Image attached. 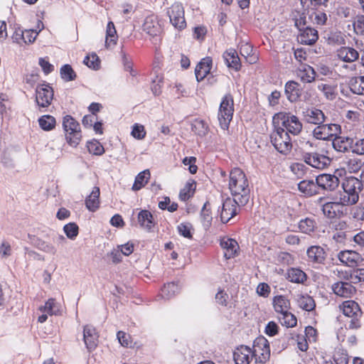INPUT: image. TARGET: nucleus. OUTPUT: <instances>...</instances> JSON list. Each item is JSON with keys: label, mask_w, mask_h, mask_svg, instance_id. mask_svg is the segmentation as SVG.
<instances>
[{"label": "nucleus", "mask_w": 364, "mask_h": 364, "mask_svg": "<svg viewBox=\"0 0 364 364\" xmlns=\"http://www.w3.org/2000/svg\"><path fill=\"white\" fill-rule=\"evenodd\" d=\"M229 189L235 200H239L242 205L247 203L250 199V188L248 179L240 168H234L230 172Z\"/></svg>", "instance_id": "f257e3e1"}, {"label": "nucleus", "mask_w": 364, "mask_h": 364, "mask_svg": "<svg viewBox=\"0 0 364 364\" xmlns=\"http://www.w3.org/2000/svg\"><path fill=\"white\" fill-rule=\"evenodd\" d=\"M343 192H340L339 198L346 205L356 204L359 200V194L363 188L362 181L354 176L346 177L341 183Z\"/></svg>", "instance_id": "f03ea898"}, {"label": "nucleus", "mask_w": 364, "mask_h": 364, "mask_svg": "<svg viewBox=\"0 0 364 364\" xmlns=\"http://www.w3.org/2000/svg\"><path fill=\"white\" fill-rule=\"evenodd\" d=\"M338 309L345 317L350 319L348 323V329L358 330L361 328L363 313L357 301L352 299L343 301L338 304Z\"/></svg>", "instance_id": "7ed1b4c3"}, {"label": "nucleus", "mask_w": 364, "mask_h": 364, "mask_svg": "<svg viewBox=\"0 0 364 364\" xmlns=\"http://www.w3.org/2000/svg\"><path fill=\"white\" fill-rule=\"evenodd\" d=\"M62 127L67 144L76 148L82 139L80 123L71 115L67 114L63 117Z\"/></svg>", "instance_id": "20e7f679"}, {"label": "nucleus", "mask_w": 364, "mask_h": 364, "mask_svg": "<svg viewBox=\"0 0 364 364\" xmlns=\"http://www.w3.org/2000/svg\"><path fill=\"white\" fill-rule=\"evenodd\" d=\"M274 127H281L284 129L287 134L298 135L303 129L302 123L299 119L290 112H278L273 117Z\"/></svg>", "instance_id": "39448f33"}, {"label": "nucleus", "mask_w": 364, "mask_h": 364, "mask_svg": "<svg viewBox=\"0 0 364 364\" xmlns=\"http://www.w3.org/2000/svg\"><path fill=\"white\" fill-rule=\"evenodd\" d=\"M234 111L233 96L230 93H227L221 100L218 113V120L222 129L228 131Z\"/></svg>", "instance_id": "423d86ee"}, {"label": "nucleus", "mask_w": 364, "mask_h": 364, "mask_svg": "<svg viewBox=\"0 0 364 364\" xmlns=\"http://www.w3.org/2000/svg\"><path fill=\"white\" fill-rule=\"evenodd\" d=\"M270 139L272 145L279 153L287 155L291 152L293 146L291 139L284 128L274 127Z\"/></svg>", "instance_id": "0eeeda50"}, {"label": "nucleus", "mask_w": 364, "mask_h": 364, "mask_svg": "<svg viewBox=\"0 0 364 364\" xmlns=\"http://www.w3.org/2000/svg\"><path fill=\"white\" fill-rule=\"evenodd\" d=\"M252 352L256 364H265L270 358V347L264 336L257 337L253 342Z\"/></svg>", "instance_id": "6e6552de"}, {"label": "nucleus", "mask_w": 364, "mask_h": 364, "mask_svg": "<svg viewBox=\"0 0 364 364\" xmlns=\"http://www.w3.org/2000/svg\"><path fill=\"white\" fill-rule=\"evenodd\" d=\"M166 13L169 17L170 23L176 29L182 31L186 28L185 11L181 4H173L168 8Z\"/></svg>", "instance_id": "1a4fd4ad"}, {"label": "nucleus", "mask_w": 364, "mask_h": 364, "mask_svg": "<svg viewBox=\"0 0 364 364\" xmlns=\"http://www.w3.org/2000/svg\"><path fill=\"white\" fill-rule=\"evenodd\" d=\"M53 90L48 85H38L36 90V102L40 112H46L53 99Z\"/></svg>", "instance_id": "9d476101"}, {"label": "nucleus", "mask_w": 364, "mask_h": 364, "mask_svg": "<svg viewBox=\"0 0 364 364\" xmlns=\"http://www.w3.org/2000/svg\"><path fill=\"white\" fill-rule=\"evenodd\" d=\"M341 127L336 124H318L313 130L314 136L320 140H332L340 133Z\"/></svg>", "instance_id": "9b49d317"}, {"label": "nucleus", "mask_w": 364, "mask_h": 364, "mask_svg": "<svg viewBox=\"0 0 364 364\" xmlns=\"http://www.w3.org/2000/svg\"><path fill=\"white\" fill-rule=\"evenodd\" d=\"M241 205L239 200L227 198L223 203L220 213V220L223 223H227L237 214L238 206Z\"/></svg>", "instance_id": "f8f14e48"}, {"label": "nucleus", "mask_w": 364, "mask_h": 364, "mask_svg": "<svg viewBox=\"0 0 364 364\" xmlns=\"http://www.w3.org/2000/svg\"><path fill=\"white\" fill-rule=\"evenodd\" d=\"M303 158L307 164L317 169H324L331 162V159L328 156L318 152L306 153Z\"/></svg>", "instance_id": "ddd939ff"}, {"label": "nucleus", "mask_w": 364, "mask_h": 364, "mask_svg": "<svg viewBox=\"0 0 364 364\" xmlns=\"http://www.w3.org/2000/svg\"><path fill=\"white\" fill-rule=\"evenodd\" d=\"M142 31L151 38L160 36L163 28L158 16L154 14L146 16L142 24Z\"/></svg>", "instance_id": "4468645a"}, {"label": "nucleus", "mask_w": 364, "mask_h": 364, "mask_svg": "<svg viewBox=\"0 0 364 364\" xmlns=\"http://www.w3.org/2000/svg\"><path fill=\"white\" fill-rule=\"evenodd\" d=\"M331 289L336 296L344 299L352 298L357 291L355 287L350 282L342 281L333 283Z\"/></svg>", "instance_id": "2eb2a0df"}, {"label": "nucleus", "mask_w": 364, "mask_h": 364, "mask_svg": "<svg viewBox=\"0 0 364 364\" xmlns=\"http://www.w3.org/2000/svg\"><path fill=\"white\" fill-rule=\"evenodd\" d=\"M83 341L89 352L96 349L99 342V334L95 327L90 324L84 326Z\"/></svg>", "instance_id": "dca6fc26"}, {"label": "nucleus", "mask_w": 364, "mask_h": 364, "mask_svg": "<svg viewBox=\"0 0 364 364\" xmlns=\"http://www.w3.org/2000/svg\"><path fill=\"white\" fill-rule=\"evenodd\" d=\"M318 188L323 191H333L339 186L340 181L335 175L322 173L316 178Z\"/></svg>", "instance_id": "f3484780"}, {"label": "nucleus", "mask_w": 364, "mask_h": 364, "mask_svg": "<svg viewBox=\"0 0 364 364\" xmlns=\"http://www.w3.org/2000/svg\"><path fill=\"white\" fill-rule=\"evenodd\" d=\"M346 206L341 203V199L336 202H326L322 205L323 215L330 219L341 218L343 215V207Z\"/></svg>", "instance_id": "a211bd4d"}, {"label": "nucleus", "mask_w": 364, "mask_h": 364, "mask_svg": "<svg viewBox=\"0 0 364 364\" xmlns=\"http://www.w3.org/2000/svg\"><path fill=\"white\" fill-rule=\"evenodd\" d=\"M223 58L226 66L231 70L238 72L241 70L242 63L237 50L230 48L223 53Z\"/></svg>", "instance_id": "6ab92c4d"}, {"label": "nucleus", "mask_w": 364, "mask_h": 364, "mask_svg": "<svg viewBox=\"0 0 364 364\" xmlns=\"http://www.w3.org/2000/svg\"><path fill=\"white\" fill-rule=\"evenodd\" d=\"M254 359L252 348L245 345L237 347L233 352L235 364H250Z\"/></svg>", "instance_id": "aec40b11"}, {"label": "nucleus", "mask_w": 364, "mask_h": 364, "mask_svg": "<svg viewBox=\"0 0 364 364\" xmlns=\"http://www.w3.org/2000/svg\"><path fill=\"white\" fill-rule=\"evenodd\" d=\"M338 257L341 263L350 267L358 266L363 260L361 255L353 250L341 251L339 252Z\"/></svg>", "instance_id": "412c9836"}, {"label": "nucleus", "mask_w": 364, "mask_h": 364, "mask_svg": "<svg viewBox=\"0 0 364 364\" xmlns=\"http://www.w3.org/2000/svg\"><path fill=\"white\" fill-rule=\"evenodd\" d=\"M220 244L224 250V257L227 259L234 258L238 255L240 247L235 240L224 237L220 240Z\"/></svg>", "instance_id": "4be33fe9"}, {"label": "nucleus", "mask_w": 364, "mask_h": 364, "mask_svg": "<svg viewBox=\"0 0 364 364\" xmlns=\"http://www.w3.org/2000/svg\"><path fill=\"white\" fill-rule=\"evenodd\" d=\"M296 74L303 83L313 82L316 76V73L314 68L305 63L300 64L296 70Z\"/></svg>", "instance_id": "5701e85b"}, {"label": "nucleus", "mask_w": 364, "mask_h": 364, "mask_svg": "<svg viewBox=\"0 0 364 364\" xmlns=\"http://www.w3.org/2000/svg\"><path fill=\"white\" fill-rule=\"evenodd\" d=\"M272 304L277 316L286 313L291 309L290 299L286 295H276L272 298Z\"/></svg>", "instance_id": "b1692460"}, {"label": "nucleus", "mask_w": 364, "mask_h": 364, "mask_svg": "<svg viewBox=\"0 0 364 364\" xmlns=\"http://www.w3.org/2000/svg\"><path fill=\"white\" fill-rule=\"evenodd\" d=\"M213 65V60L210 57H205L200 60L195 68L196 80L198 82L203 80L210 73Z\"/></svg>", "instance_id": "393cba45"}, {"label": "nucleus", "mask_w": 364, "mask_h": 364, "mask_svg": "<svg viewBox=\"0 0 364 364\" xmlns=\"http://www.w3.org/2000/svg\"><path fill=\"white\" fill-rule=\"evenodd\" d=\"M301 88L299 82L294 80H289L284 86V93L291 102H297L301 95Z\"/></svg>", "instance_id": "a878e982"}, {"label": "nucleus", "mask_w": 364, "mask_h": 364, "mask_svg": "<svg viewBox=\"0 0 364 364\" xmlns=\"http://www.w3.org/2000/svg\"><path fill=\"white\" fill-rule=\"evenodd\" d=\"M298 39L301 44L314 45L318 39V31L314 28L306 26L305 28L301 29Z\"/></svg>", "instance_id": "bb28decb"}, {"label": "nucleus", "mask_w": 364, "mask_h": 364, "mask_svg": "<svg viewBox=\"0 0 364 364\" xmlns=\"http://www.w3.org/2000/svg\"><path fill=\"white\" fill-rule=\"evenodd\" d=\"M303 116L307 123L316 125L323 124L326 119L322 110L316 107L307 108L304 112Z\"/></svg>", "instance_id": "cd10ccee"}, {"label": "nucleus", "mask_w": 364, "mask_h": 364, "mask_svg": "<svg viewBox=\"0 0 364 364\" xmlns=\"http://www.w3.org/2000/svg\"><path fill=\"white\" fill-rule=\"evenodd\" d=\"M137 220L141 228L151 231L156 225L152 213L148 210H141L138 213Z\"/></svg>", "instance_id": "c85d7f7f"}, {"label": "nucleus", "mask_w": 364, "mask_h": 364, "mask_svg": "<svg viewBox=\"0 0 364 364\" xmlns=\"http://www.w3.org/2000/svg\"><path fill=\"white\" fill-rule=\"evenodd\" d=\"M306 255L310 262L318 264H323L326 257L324 249L318 245H314L309 247L306 251Z\"/></svg>", "instance_id": "c756f323"}, {"label": "nucleus", "mask_w": 364, "mask_h": 364, "mask_svg": "<svg viewBox=\"0 0 364 364\" xmlns=\"http://www.w3.org/2000/svg\"><path fill=\"white\" fill-rule=\"evenodd\" d=\"M337 56L344 62L353 63L359 58V53L352 47L343 46L338 49Z\"/></svg>", "instance_id": "7c9ffc66"}, {"label": "nucleus", "mask_w": 364, "mask_h": 364, "mask_svg": "<svg viewBox=\"0 0 364 364\" xmlns=\"http://www.w3.org/2000/svg\"><path fill=\"white\" fill-rule=\"evenodd\" d=\"M287 279L295 284H304L307 280V274L301 269L297 267H291L287 270Z\"/></svg>", "instance_id": "2f4dec72"}, {"label": "nucleus", "mask_w": 364, "mask_h": 364, "mask_svg": "<svg viewBox=\"0 0 364 364\" xmlns=\"http://www.w3.org/2000/svg\"><path fill=\"white\" fill-rule=\"evenodd\" d=\"M298 188L305 196L310 197L318 193V187L316 181L313 180H303L298 184Z\"/></svg>", "instance_id": "473e14b6"}, {"label": "nucleus", "mask_w": 364, "mask_h": 364, "mask_svg": "<svg viewBox=\"0 0 364 364\" xmlns=\"http://www.w3.org/2000/svg\"><path fill=\"white\" fill-rule=\"evenodd\" d=\"M100 188L95 186L85 199L86 208L91 212H95L100 207Z\"/></svg>", "instance_id": "72a5a7b5"}, {"label": "nucleus", "mask_w": 364, "mask_h": 364, "mask_svg": "<svg viewBox=\"0 0 364 364\" xmlns=\"http://www.w3.org/2000/svg\"><path fill=\"white\" fill-rule=\"evenodd\" d=\"M41 312H46L49 316H59L61 315V306L59 303L57 302L55 299H48L43 306H41L38 308Z\"/></svg>", "instance_id": "f704fd0d"}, {"label": "nucleus", "mask_w": 364, "mask_h": 364, "mask_svg": "<svg viewBox=\"0 0 364 364\" xmlns=\"http://www.w3.org/2000/svg\"><path fill=\"white\" fill-rule=\"evenodd\" d=\"M196 188V182L193 179H189L184 187L180 191L179 198L182 201H186L192 198Z\"/></svg>", "instance_id": "c9c22d12"}, {"label": "nucleus", "mask_w": 364, "mask_h": 364, "mask_svg": "<svg viewBox=\"0 0 364 364\" xmlns=\"http://www.w3.org/2000/svg\"><path fill=\"white\" fill-rule=\"evenodd\" d=\"M348 87L353 94L364 95V76L351 77L348 82Z\"/></svg>", "instance_id": "e433bc0d"}, {"label": "nucleus", "mask_w": 364, "mask_h": 364, "mask_svg": "<svg viewBox=\"0 0 364 364\" xmlns=\"http://www.w3.org/2000/svg\"><path fill=\"white\" fill-rule=\"evenodd\" d=\"M240 53L250 64H255L259 60L258 55L253 50V47L249 43L242 45Z\"/></svg>", "instance_id": "4c0bfd02"}, {"label": "nucleus", "mask_w": 364, "mask_h": 364, "mask_svg": "<svg viewBox=\"0 0 364 364\" xmlns=\"http://www.w3.org/2000/svg\"><path fill=\"white\" fill-rule=\"evenodd\" d=\"M299 308L306 311H311L315 309L316 302L312 296L308 294H300L296 299Z\"/></svg>", "instance_id": "58836bf2"}, {"label": "nucleus", "mask_w": 364, "mask_h": 364, "mask_svg": "<svg viewBox=\"0 0 364 364\" xmlns=\"http://www.w3.org/2000/svg\"><path fill=\"white\" fill-rule=\"evenodd\" d=\"M118 36L114 24L112 21H109L106 29L105 46L107 48H111L117 44Z\"/></svg>", "instance_id": "ea45409f"}, {"label": "nucleus", "mask_w": 364, "mask_h": 364, "mask_svg": "<svg viewBox=\"0 0 364 364\" xmlns=\"http://www.w3.org/2000/svg\"><path fill=\"white\" fill-rule=\"evenodd\" d=\"M38 125L41 129L46 132H50L55 129L56 127L55 118L50 114H45L40 117L38 119Z\"/></svg>", "instance_id": "a19ab883"}, {"label": "nucleus", "mask_w": 364, "mask_h": 364, "mask_svg": "<svg viewBox=\"0 0 364 364\" xmlns=\"http://www.w3.org/2000/svg\"><path fill=\"white\" fill-rule=\"evenodd\" d=\"M150 176L151 173L149 169L140 172L135 178L132 190L136 191L144 187L148 183Z\"/></svg>", "instance_id": "79ce46f5"}, {"label": "nucleus", "mask_w": 364, "mask_h": 364, "mask_svg": "<svg viewBox=\"0 0 364 364\" xmlns=\"http://www.w3.org/2000/svg\"><path fill=\"white\" fill-rule=\"evenodd\" d=\"M278 319L282 326L287 328H294L297 325V318L290 310L284 314L277 316Z\"/></svg>", "instance_id": "37998d69"}, {"label": "nucleus", "mask_w": 364, "mask_h": 364, "mask_svg": "<svg viewBox=\"0 0 364 364\" xmlns=\"http://www.w3.org/2000/svg\"><path fill=\"white\" fill-rule=\"evenodd\" d=\"M299 230L304 233L309 234L313 232L316 228V223L314 219L306 218L301 220L299 223Z\"/></svg>", "instance_id": "c03bdc74"}, {"label": "nucleus", "mask_w": 364, "mask_h": 364, "mask_svg": "<svg viewBox=\"0 0 364 364\" xmlns=\"http://www.w3.org/2000/svg\"><path fill=\"white\" fill-rule=\"evenodd\" d=\"M192 131L197 135L203 136L209 131L208 125L202 119H195L191 127Z\"/></svg>", "instance_id": "a18cd8bd"}, {"label": "nucleus", "mask_w": 364, "mask_h": 364, "mask_svg": "<svg viewBox=\"0 0 364 364\" xmlns=\"http://www.w3.org/2000/svg\"><path fill=\"white\" fill-rule=\"evenodd\" d=\"M86 146L89 153L92 155L102 156L105 153L104 146L96 139L87 141Z\"/></svg>", "instance_id": "49530a36"}, {"label": "nucleus", "mask_w": 364, "mask_h": 364, "mask_svg": "<svg viewBox=\"0 0 364 364\" xmlns=\"http://www.w3.org/2000/svg\"><path fill=\"white\" fill-rule=\"evenodd\" d=\"M309 17L314 24L318 26L325 25L327 21L326 14L321 10H316L315 11L311 12L309 14Z\"/></svg>", "instance_id": "de8ad7c7"}, {"label": "nucleus", "mask_w": 364, "mask_h": 364, "mask_svg": "<svg viewBox=\"0 0 364 364\" xmlns=\"http://www.w3.org/2000/svg\"><path fill=\"white\" fill-rule=\"evenodd\" d=\"M345 164L350 173H358L364 165L362 159L355 157L348 159Z\"/></svg>", "instance_id": "09e8293b"}, {"label": "nucleus", "mask_w": 364, "mask_h": 364, "mask_svg": "<svg viewBox=\"0 0 364 364\" xmlns=\"http://www.w3.org/2000/svg\"><path fill=\"white\" fill-rule=\"evenodd\" d=\"M178 290V286L174 282L165 284L161 289V295L164 299H168L173 296Z\"/></svg>", "instance_id": "8fccbe9b"}, {"label": "nucleus", "mask_w": 364, "mask_h": 364, "mask_svg": "<svg viewBox=\"0 0 364 364\" xmlns=\"http://www.w3.org/2000/svg\"><path fill=\"white\" fill-rule=\"evenodd\" d=\"M318 89L323 93L327 99L333 100L336 97V86L321 83L318 85Z\"/></svg>", "instance_id": "3c124183"}, {"label": "nucleus", "mask_w": 364, "mask_h": 364, "mask_svg": "<svg viewBox=\"0 0 364 364\" xmlns=\"http://www.w3.org/2000/svg\"><path fill=\"white\" fill-rule=\"evenodd\" d=\"M83 63L90 68L97 70L100 66V60L96 53L88 54L84 58Z\"/></svg>", "instance_id": "603ef678"}, {"label": "nucleus", "mask_w": 364, "mask_h": 364, "mask_svg": "<svg viewBox=\"0 0 364 364\" xmlns=\"http://www.w3.org/2000/svg\"><path fill=\"white\" fill-rule=\"evenodd\" d=\"M61 77L66 81H72L75 80L77 75L72 68L71 65L66 64L60 68Z\"/></svg>", "instance_id": "864d4df0"}, {"label": "nucleus", "mask_w": 364, "mask_h": 364, "mask_svg": "<svg viewBox=\"0 0 364 364\" xmlns=\"http://www.w3.org/2000/svg\"><path fill=\"white\" fill-rule=\"evenodd\" d=\"M301 4L308 15L317 9L322 4V0H301Z\"/></svg>", "instance_id": "5fc2aeb1"}, {"label": "nucleus", "mask_w": 364, "mask_h": 364, "mask_svg": "<svg viewBox=\"0 0 364 364\" xmlns=\"http://www.w3.org/2000/svg\"><path fill=\"white\" fill-rule=\"evenodd\" d=\"M333 360L335 364H348L349 355L347 350L342 348L338 349L333 355Z\"/></svg>", "instance_id": "6e6d98bb"}, {"label": "nucleus", "mask_w": 364, "mask_h": 364, "mask_svg": "<svg viewBox=\"0 0 364 364\" xmlns=\"http://www.w3.org/2000/svg\"><path fill=\"white\" fill-rule=\"evenodd\" d=\"M117 339L119 343L125 348H132V338L131 335L123 331H119L117 333Z\"/></svg>", "instance_id": "4d7b16f0"}, {"label": "nucleus", "mask_w": 364, "mask_h": 364, "mask_svg": "<svg viewBox=\"0 0 364 364\" xmlns=\"http://www.w3.org/2000/svg\"><path fill=\"white\" fill-rule=\"evenodd\" d=\"M63 230L69 239L74 240L78 235L79 228L76 223H69L63 227Z\"/></svg>", "instance_id": "13d9d810"}, {"label": "nucleus", "mask_w": 364, "mask_h": 364, "mask_svg": "<svg viewBox=\"0 0 364 364\" xmlns=\"http://www.w3.org/2000/svg\"><path fill=\"white\" fill-rule=\"evenodd\" d=\"M159 208L161 210H168L169 212L173 213L177 210L178 205L177 203L173 202L171 203L169 197H164V200L159 203Z\"/></svg>", "instance_id": "bf43d9fd"}, {"label": "nucleus", "mask_w": 364, "mask_h": 364, "mask_svg": "<svg viewBox=\"0 0 364 364\" xmlns=\"http://www.w3.org/2000/svg\"><path fill=\"white\" fill-rule=\"evenodd\" d=\"M132 136L139 140L144 139L146 135L144 126L139 124H134L131 132Z\"/></svg>", "instance_id": "052dcab7"}, {"label": "nucleus", "mask_w": 364, "mask_h": 364, "mask_svg": "<svg viewBox=\"0 0 364 364\" xmlns=\"http://www.w3.org/2000/svg\"><path fill=\"white\" fill-rule=\"evenodd\" d=\"M332 145L333 148L339 152H345L348 150V141L342 137L335 136L332 139Z\"/></svg>", "instance_id": "680f3d73"}, {"label": "nucleus", "mask_w": 364, "mask_h": 364, "mask_svg": "<svg viewBox=\"0 0 364 364\" xmlns=\"http://www.w3.org/2000/svg\"><path fill=\"white\" fill-rule=\"evenodd\" d=\"M182 162L185 166H188V171L191 174L197 173L198 166L196 164V158L195 156L185 157Z\"/></svg>", "instance_id": "e2e57ef3"}, {"label": "nucleus", "mask_w": 364, "mask_h": 364, "mask_svg": "<svg viewBox=\"0 0 364 364\" xmlns=\"http://www.w3.org/2000/svg\"><path fill=\"white\" fill-rule=\"evenodd\" d=\"M353 28L357 34L364 35V15H360L355 18Z\"/></svg>", "instance_id": "0e129e2a"}, {"label": "nucleus", "mask_w": 364, "mask_h": 364, "mask_svg": "<svg viewBox=\"0 0 364 364\" xmlns=\"http://www.w3.org/2000/svg\"><path fill=\"white\" fill-rule=\"evenodd\" d=\"M38 33L33 29H26L23 31V43L29 44L34 42Z\"/></svg>", "instance_id": "69168bd1"}, {"label": "nucleus", "mask_w": 364, "mask_h": 364, "mask_svg": "<svg viewBox=\"0 0 364 364\" xmlns=\"http://www.w3.org/2000/svg\"><path fill=\"white\" fill-rule=\"evenodd\" d=\"M296 346L299 350L306 352L309 349L308 339L305 336L298 334L296 336Z\"/></svg>", "instance_id": "338daca9"}, {"label": "nucleus", "mask_w": 364, "mask_h": 364, "mask_svg": "<svg viewBox=\"0 0 364 364\" xmlns=\"http://www.w3.org/2000/svg\"><path fill=\"white\" fill-rule=\"evenodd\" d=\"M305 336L309 342H316L318 338V331L313 326H308L305 328Z\"/></svg>", "instance_id": "774afa93"}]
</instances>
